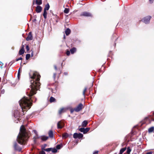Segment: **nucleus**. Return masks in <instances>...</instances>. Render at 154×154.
<instances>
[{"mask_svg": "<svg viewBox=\"0 0 154 154\" xmlns=\"http://www.w3.org/2000/svg\"><path fill=\"white\" fill-rule=\"evenodd\" d=\"M22 68V66H21L19 68V70L18 72V74H17V77L19 79L20 77V69Z\"/></svg>", "mask_w": 154, "mask_h": 154, "instance_id": "obj_27", "label": "nucleus"}, {"mask_svg": "<svg viewBox=\"0 0 154 154\" xmlns=\"http://www.w3.org/2000/svg\"><path fill=\"white\" fill-rule=\"evenodd\" d=\"M116 154V153H115V154Z\"/></svg>", "mask_w": 154, "mask_h": 154, "instance_id": "obj_54", "label": "nucleus"}, {"mask_svg": "<svg viewBox=\"0 0 154 154\" xmlns=\"http://www.w3.org/2000/svg\"><path fill=\"white\" fill-rule=\"evenodd\" d=\"M66 109L64 108H62L59 111V114H61L62 112H65Z\"/></svg>", "mask_w": 154, "mask_h": 154, "instance_id": "obj_18", "label": "nucleus"}, {"mask_svg": "<svg viewBox=\"0 0 154 154\" xmlns=\"http://www.w3.org/2000/svg\"><path fill=\"white\" fill-rule=\"evenodd\" d=\"M36 20L35 19L34 20V21H36Z\"/></svg>", "mask_w": 154, "mask_h": 154, "instance_id": "obj_52", "label": "nucleus"}, {"mask_svg": "<svg viewBox=\"0 0 154 154\" xmlns=\"http://www.w3.org/2000/svg\"><path fill=\"white\" fill-rule=\"evenodd\" d=\"M33 52H32L31 53V57H32L33 56Z\"/></svg>", "mask_w": 154, "mask_h": 154, "instance_id": "obj_49", "label": "nucleus"}, {"mask_svg": "<svg viewBox=\"0 0 154 154\" xmlns=\"http://www.w3.org/2000/svg\"><path fill=\"white\" fill-rule=\"evenodd\" d=\"M50 8V6L48 4L46 5H45V8H44V10H48Z\"/></svg>", "mask_w": 154, "mask_h": 154, "instance_id": "obj_26", "label": "nucleus"}, {"mask_svg": "<svg viewBox=\"0 0 154 154\" xmlns=\"http://www.w3.org/2000/svg\"><path fill=\"white\" fill-rule=\"evenodd\" d=\"M29 136V133L26 131L24 126L22 125L17 139L18 143L21 144H24L26 143Z\"/></svg>", "mask_w": 154, "mask_h": 154, "instance_id": "obj_2", "label": "nucleus"}, {"mask_svg": "<svg viewBox=\"0 0 154 154\" xmlns=\"http://www.w3.org/2000/svg\"><path fill=\"white\" fill-rule=\"evenodd\" d=\"M52 152L55 153L57 152V150L56 149H52L51 150Z\"/></svg>", "mask_w": 154, "mask_h": 154, "instance_id": "obj_36", "label": "nucleus"}, {"mask_svg": "<svg viewBox=\"0 0 154 154\" xmlns=\"http://www.w3.org/2000/svg\"><path fill=\"white\" fill-rule=\"evenodd\" d=\"M83 107L82 104L80 103L74 109V110L76 112H79L82 109Z\"/></svg>", "mask_w": 154, "mask_h": 154, "instance_id": "obj_4", "label": "nucleus"}, {"mask_svg": "<svg viewBox=\"0 0 154 154\" xmlns=\"http://www.w3.org/2000/svg\"><path fill=\"white\" fill-rule=\"evenodd\" d=\"M26 49L27 51H28L29 50V46L28 45L26 46Z\"/></svg>", "mask_w": 154, "mask_h": 154, "instance_id": "obj_42", "label": "nucleus"}, {"mask_svg": "<svg viewBox=\"0 0 154 154\" xmlns=\"http://www.w3.org/2000/svg\"><path fill=\"white\" fill-rule=\"evenodd\" d=\"M69 136V135L67 133H65L63 134L62 137L63 139H66Z\"/></svg>", "mask_w": 154, "mask_h": 154, "instance_id": "obj_20", "label": "nucleus"}, {"mask_svg": "<svg viewBox=\"0 0 154 154\" xmlns=\"http://www.w3.org/2000/svg\"><path fill=\"white\" fill-rule=\"evenodd\" d=\"M126 147L122 148L120 150L119 153L122 154L126 150Z\"/></svg>", "mask_w": 154, "mask_h": 154, "instance_id": "obj_22", "label": "nucleus"}, {"mask_svg": "<svg viewBox=\"0 0 154 154\" xmlns=\"http://www.w3.org/2000/svg\"><path fill=\"white\" fill-rule=\"evenodd\" d=\"M54 69L56 70H57V66L56 65L54 66Z\"/></svg>", "mask_w": 154, "mask_h": 154, "instance_id": "obj_47", "label": "nucleus"}, {"mask_svg": "<svg viewBox=\"0 0 154 154\" xmlns=\"http://www.w3.org/2000/svg\"><path fill=\"white\" fill-rule=\"evenodd\" d=\"M14 117L17 119L18 121H19V118L20 117V116L19 111L18 110L15 111L14 112Z\"/></svg>", "mask_w": 154, "mask_h": 154, "instance_id": "obj_7", "label": "nucleus"}, {"mask_svg": "<svg viewBox=\"0 0 154 154\" xmlns=\"http://www.w3.org/2000/svg\"><path fill=\"white\" fill-rule=\"evenodd\" d=\"M47 12L45 10H44V13L43 14V16L45 19H46L47 18Z\"/></svg>", "mask_w": 154, "mask_h": 154, "instance_id": "obj_25", "label": "nucleus"}, {"mask_svg": "<svg viewBox=\"0 0 154 154\" xmlns=\"http://www.w3.org/2000/svg\"><path fill=\"white\" fill-rule=\"evenodd\" d=\"M47 146L46 144H44L42 145V150H44L46 149H45V147Z\"/></svg>", "mask_w": 154, "mask_h": 154, "instance_id": "obj_32", "label": "nucleus"}, {"mask_svg": "<svg viewBox=\"0 0 154 154\" xmlns=\"http://www.w3.org/2000/svg\"><path fill=\"white\" fill-rule=\"evenodd\" d=\"M22 68V66H21L19 68V70L18 72V74H17V77L19 79L20 77V69Z\"/></svg>", "mask_w": 154, "mask_h": 154, "instance_id": "obj_28", "label": "nucleus"}, {"mask_svg": "<svg viewBox=\"0 0 154 154\" xmlns=\"http://www.w3.org/2000/svg\"><path fill=\"white\" fill-rule=\"evenodd\" d=\"M87 89V88H85V89H84L83 91V94L84 95H85V93Z\"/></svg>", "mask_w": 154, "mask_h": 154, "instance_id": "obj_38", "label": "nucleus"}, {"mask_svg": "<svg viewBox=\"0 0 154 154\" xmlns=\"http://www.w3.org/2000/svg\"><path fill=\"white\" fill-rule=\"evenodd\" d=\"M22 60V57H20L18 59H16V61H18L19 60Z\"/></svg>", "mask_w": 154, "mask_h": 154, "instance_id": "obj_41", "label": "nucleus"}, {"mask_svg": "<svg viewBox=\"0 0 154 154\" xmlns=\"http://www.w3.org/2000/svg\"><path fill=\"white\" fill-rule=\"evenodd\" d=\"M52 149V148H48L47 149H46L44 150V151L47 152H49L51 151V150Z\"/></svg>", "mask_w": 154, "mask_h": 154, "instance_id": "obj_34", "label": "nucleus"}, {"mask_svg": "<svg viewBox=\"0 0 154 154\" xmlns=\"http://www.w3.org/2000/svg\"><path fill=\"white\" fill-rule=\"evenodd\" d=\"M131 151V149L129 147H128L127 148V152L128 154H129Z\"/></svg>", "mask_w": 154, "mask_h": 154, "instance_id": "obj_30", "label": "nucleus"}, {"mask_svg": "<svg viewBox=\"0 0 154 154\" xmlns=\"http://www.w3.org/2000/svg\"><path fill=\"white\" fill-rule=\"evenodd\" d=\"M56 73H54V74L53 77L54 79H55L56 77Z\"/></svg>", "mask_w": 154, "mask_h": 154, "instance_id": "obj_45", "label": "nucleus"}, {"mask_svg": "<svg viewBox=\"0 0 154 154\" xmlns=\"http://www.w3.org/2000/svg\"><path fill=\"white\" fill-rule=\"evenodd\" d=\"M63 38H65V35H64V37H63Z\"/></svg>", "mask_w": 154, "mask_h": 154, "instance_id": "obj_51", "label": "nucleus"}, {"mask_svg": "<svg viewBox=\"0 0 154 154\" xmlns=\"http://www.w3.org/2000/svg\"><path fill=\"white\" fill-rule=\"evenodd\" d=\"M88 124V122L86 120H85L82 123V126L83 127H86Z\"/></svg>", "mask_w": 154, "mask_h": 154, "instance_id": "obj_15", "label": "nucleus"}, {"mask_svg": "<svg viewBox=\"0 0 154 154\" xmlns=\"http://www.w3.org/2000/svg\"><path fill=\"white\" fill-rule=\"evenodd\" d=\"M31 98H28L24 97L19 102L20 105L23 111L27 110L30 108L32 104Z\"/></svg>", "mask_w": 154, "mask_h": 154, "instance_id": "obj_3", "label": "nucleus"}, {"mask_svg": "<svg viewBox=\"0 0 154 154\" xmlns=\"http://www.w3.org/2000/svg\"><path fill=\"white\" fill-rule=\"evenodd\" d=\"M42 10V8L39 6H37L36 8V11L37 13H40Z\"/></svg>", "mask_w": 154, "mask_h": 154, "instance_id": "obj_13", "label": "nucleus"}, {"mask_svg": "<svg viewBox=\"0 0 154 154\" xmlns=\"http://www.w3.org/2000/svg\"><path fill=\"white\" fill-rule=\"evenodd\" d=\"M79 131L81 132H83L84 134L85 128H82L79 129Z\"/></svg>", "mask_w": 154, "mask_h": 154, "instance_id": "obj_33", "label": "nucleus"}, {"mask_svg": "<svg viewBox=\"0 0 154 154\" xmlns=\"http://www.w3.org/2000/svg\"><path fill=\"white\" fill-rule=\"evenodd\" d=\"M71 31L70 29L67 28L65 31V33L67 35H69Z\"/></svg>", "mask_w": 154, "mask_h": 154, "instance_id": "obj_17", "label": "nucleus"}, {"mask_svg": "<svg viewBox=\"0 0 154 154\" xmlns=\"http://www.w3.org/2000/svg\"><path fill=\"white\" fill-rule=\"evenodd\" d=\"M70 54V51H67L66 52V54L67 56H69V55Z\"/></svg>", "mask_w": 154, "mask_h": 154, "instance_id": "obj_40", "label": "nucleus"}, {"mask_svg": "<svg viewBox=\"0 0 154 154\" xmlns=\"http://www.w3.org/2000/svg\"><path fill=\"white\" fill-rule=\"evenodd\" d=\"M32 35L31 32H29L26 39L27 41H28L32 40Z\"/></svg>", "mask_w": 154, "mask_h": 154, "instance_id": "obj_12", "label": "nucleus"}, {"mask_svg": "<svg viewBox=\"0 0 154 154\" xmlns=\"http://www.w3.org/2000/svg\"><path fill=\"white\" fill-rule=\"evenodd\" d=\"M49 136L50 137L52 138L53 137V134L52 131L50 130L48 133Z\"/></svg>", "mask_w": 154, "mask_h": 154, "instance_id": "obj_19", "label": "nucleus"}, {"mask_svg": "<svg viewBox=\"0 0 154 154\" xmlns=\"http://www.w3.org/2000/svg\"><path fill=\"white\" fill-rule=\"evenodd\" d=\"M38 138H40L42 140L44 141L47 140L48 138V137L45 136L41 137H38V136H37L35 137L34 141H35V140Z\"/></svg>", "mask_w": 154, "mask_h": 154, "instance_id": "obj_9", "label": "nucleus"}, {"mask_svg": "<svg viewBox=\"0 0 154 154\" xmlns=\"http://www.w3.org/2000/svg\"><path fill=\"white\" fill-rule=\"evenodd\" d=\"M81 16H84L86 17H91L92 14L91 13L87 12H82L81 14Z\"/></svg>", "mask_w": 154, "mask_h": 154, "instance_id": "obj_10", "label": "nucleus"}, {"mask_svg": "<svg viewBox=\"0 0 154 154\" xmlns=\"http://www.w3.org/2000/svg\"><path fill=\"white\" fill-rule=\"evenodd\" d=\"M24 46L23 45L21 47V48L19 51V54L20 55H22L24 54Z\"/></svg>", "mask_w": 154, "mask_h": 154, "instance_id": "obj_11", "label": "nucleus"}, {"mask_svg": "<svg viewBox=\"0 0 154 154\" xmlns=\"http://www.w3.org/2000/svg\"><path fill=\"white\" fill-rule=\"evenodd\" d=\"M154 0H149V2L150 3H152Z\"/></svg>", "mask_w": 154, "mask_h": 154, "instance_id": "obj_46", "label": "nucleus"}, {"mask_svg": "<svg viewBox=\"0 0 154 154\" xmlns=\"http://www.w3.org/2000/svg\"><path fill=\"white\" fill-rule=\"evenodd\" d=\"M64 74L65 75H67L68 74V73L67 72H64Z\"/></svg>", "mask_w": 154, "mask_h": 154, "instance_id": "obj_48", "label": "nucleus"}, {"mask_svg": "<svg viewBox=\"0 0 154 154\" xmlns=\"http://www.w3.org/2000/svg\"><path fill=\"white\" fill-rule=\"evenodd\" d=\"M153 114L154 115V112H153Z\"/></svg>", "mask_w": 154, "mask_h": 154, "instance_id": "obj_53", "label": "nucleus"}, {"mask_svg": "<svg viewBox=\"0 0 154 154\" xmlns=\"http://www.w3.org/2000/svg\"><path fill=\"white\" fill-rule=\"evenodd\" d=\"M69 12V9L67 8H65L64 11V12L66 14H68Z\"/></svg>", "mask_w": 154, "mask_h": 154, "instance_id": "obj_29", "label": "nucleus"}, {"mask_svg": "<svg viewBox=\"0 0 154 154\" xmlns=\"http://www.w3.org/2000/svg\"><path fill=\"white\" fill-rule=\"evenodd\" d=\"M74 111H75V110H74V109H71L70 110V112H71V113H72Z\"/></svg>", "mask_w": 154, "mask_h": 154, "instance_id": "obj_44", "label": "nucleus"}, {"mask_svg": "<svg viewBox=\"0 0 154 154\" xmlns=\"http://www.w3.org/2000/svg\"><path fill=\"white\" fill-rule=\"evenodd\" d=\"M154 130V128L153 127H152L149 128L148 131L149 133H151Z\"/></svg>", "mask_w": 154, "mask_h": 154, "instance_id": "obj_23", "label": "nucleus"}, {"mask_svg": "<svg viewBox=\"0 0 154 154\" xmlns=\"http://www.w3.org/2000/svg\"><path fill=\"white\" fill-rule=\"evenodd\" d=\"M76 51V49L75 48H73L70 50V51L72 54H73Z\"/></svg>", "mask_w": 154, "mask_h": 154, "instance_id": "obj_24", "label": "nucleus"}, {"mask_svg": "<svg viewBox=\"0 0 154 154\" xmlns=\"http://www.w3.org/2000/svg\"><path fill=\"white\" fill-rule=\"evenodd\" d=\"M35 2L37 5H40L42 3V0H36Z\"/></svg>", "mask_w": 154, "mask_h": 154, "instance_id": "obj_16", "label": "nucleus"}, {"mask_svg": "<svg viewBox=\"0 0 154 154\" xmlns=\"http://www.w3.org/2000/svg\"><path fill=\"white\" fill-rule=\"evenodd\" d=\"M63 123L61 121L59 122L57 124V127L58 128H61L63 127Z\"/></svg>", "mask_w": 154, "mask_h": 154, "instance_id": "obj_14", "label": "nucleus"}, {"mask_svg": "<svg viewBox=\"0 0 154 154\" xmlns=\"http://www.w3.org/2000/svg\"><path fill=\"white\" fill-rule=\"evenodd\" d=\"M83 135L81 133L78 134L75 133L73 134V137L75 139L80 138L83 137Z\"/></svg>", "mask_w": 154, "mask_h": 154, "instance_id": "obj_6", "label": "nucleus"}, {"mask_svg": "<svg viewBox=\"0 0 154 154\" xmlns=\"http://www.w3.org/2000/svg\"><path fill=\"white\" fill-rule=\"evenodd\" d=\"M14 148L15 150H16L19 151H20L21 150V147L19 146L16 142L14 143Z\"/></svg>", "mask_w": 154, "mask_h": 154, "instance_id": "obj_8", "label": "nucleus"}, {"mask_svg": "<svg viewBox=\"0 0 154 154\" xmlns=\"http://www.w3.org/2000/svg\"><path fill=\"white\" fill-rule=\"evenodd\" d=\"M30 54H27L26 56V60H28L30 57Z\"/></svg>", "mask_w": 154, "mask_h": 154, "instance_id": "obj_31", "label": "nucleus"}, {"mask_svg": "<svg viewBox=\"0 0 154 154\" xmlns=\"http://www.w3.org/2000/svg\"><path fill=\"white\" fill-rule=\"evenodd\" d=\"M61 147V145H58L56 146V148L57 149H60Z\"/></svg>", "mask_w": 154, "mask_h": 154, "instance_id": "obj_37", "label": "nucleus"}, {"mask_svg": "<svg viewBox=\"0 0 154 154\" xmlns=\"http://www.w3.org/2000/svg\"><path fill=\"white\" fill-rule=\"evenodd\" d=\"M30 78L32 80H31V85L29 88L27 89V94L29 97L36 93V91L40 86L39 80L40 75L36 72H31L29 73Z\"/></svg>", "mask_w": 154, "mask_h": 154, "instance_id": "obj_1", "label": "nucleus"}, {"mask_svg": "<svg viewBox=\"0 0 154 154\" xmlns=\"http://www.w3.org/2000/svg\"><path fill=\"white\" fill-rule=\"evenodd\" d=\"M151 18L150 16H148L144 17L141 21L146 24L148 23H149Z\"/></svg>", "mask_w": 154, "mask_h": 154, "instance_id": "obj_5", "label": "nucleus"}, {"mask_svg": "<svg viewBox=\"0 0 154 154\" xmlns=\"http://www.w3.org/2000/svg\"><path fill=\"white\" fill-rule=\"evenodd\" d=\"M2 64V62L0 61V65Z\"/></svg>", "mask_w": 154, "mask_h": 154, "instance_id": "obj_50", "label": "nucleus"}, {"mask_svg": "<svg viewBox=\"0 0 154 154\" xmlns=\"http://www.w3.org/2000/svg\"><path fill=\"white\" fill-rule=\"evenodd\" d=\"M50 101L51 103L55 102L56 101V99L54 97H51L50 99Z\"/></svg>", "mask_w": 154, "mask_h": 154, "instance_id": "obj_21", "label": "nucleus"}, {"mask_svg": "<svg viewBox=\"0 0 154 154\" xmlns=\"http://www.w3.org/2000/svg\"><path fill=\"white\" fill-rule=\"evenodd\" d=\"M90 130L89 128H85L84 134L87 133Z\"/></svg>", "mask_w": 154, "mask_h": 154, "instance_id": "obj_35", "label": "nucleus"}, {"mask_svg": "<svg viewBox=\"0 0 154 154\" xmlns=\"http://www.w3.org/2000/svg\"><path fill=\"white\" fill-rule=\"evenodd\" d=\"M98 151H95L93 154H98Z\"/></svg>", "mask_w": 154, "mask_h": 154, "instance_id": "obj_43", "label": "nucleus"}, {"mask_svg": "<svg viewBox=\"0 0 154 154\" xmlns=\"http://www.w3.org/2000/svg\"><path fill=\"white\" fill-rule=\"evenodd\" d=\"M39 154H45V152L44 150H42L40 152Z\"/></svg>", "mask_w": 154, "mask_h": 154, "instance_id": "obj_39", "label": "nucleus"}]
</instances>
